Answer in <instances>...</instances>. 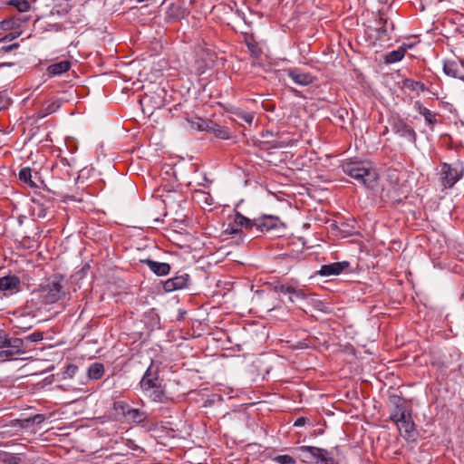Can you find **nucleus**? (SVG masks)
Here are the masks:
<instances>
[{
	"label": "nucleus",
	"mask_w": 464,
	"mask_h": 464,
	"mask_svg": "<svg viewBox=\"0 0 464 464\" xmlns=\"http://www.w3.org/2000/svg\"><path fill=\"white\" fill-rule=\"evenodd\" d=\"M62 282V277L53 276L41 284L26 302L28 313L37 316L44 312H48V306L58 302L65 295Z\"/></svg>",
	"instance_id": "nucleus-1"
},
{
	"label": "nucleus",
	"mask_w": 464,
	"mask_h": 464,
	"mask_svg": "<svg viewBox=\"0 0 464 464\" xmlns=\"http://www.w3.org/2000/svg\"><path fill=\"white\" fill-rule=\"evenodd\" d=\"M141 393L154 402L163 403L167 400L166 385L160 377V366L151 360L139 382Z\"/></svg>",
	"instance_id": "nucleus-2"
},
{
	"label": "nucleus",
	"mask_w": 464,
	"mask_h": 464,
	"mask_svg": "<svg viewBox=\"0 0 464 464\" xmlns=\"http://www.w3.org/2000/svg\"><path fill=\"white\" fill-rule=\"evenodd\" d=\"M342 169L358 184L367 188H372L377 181V173L369 163L347 161L342 164Z\"/></svg>",
	"instance_id": "nucleus-3"
},
{
	"label": "nucleus",
	"mask_w": 464,
	"mask_h": 464,
	"mask_svg": "<svg viewBox=\"0 0 464 464\" xmlns=\"http://www.w3.org/2000/svg\"><path fill=\"white\" fill-rule=\"evenodd\" d=\"M298 450L303 453L304 461H314L317 464H334V459L325 449L314 446H301Z\"/></svg>",
	"instance_id": "nucleus-4"
},
{
	"label": "nucleus",
	"mask_w": 464,
	"mask_h": 464,
	"mask_svg": "<svg viewBox=\"0 0 464 464\" xmlns=\"http://www.w3.org/2000/svg\"><path fill=\"white\" fill-rule=\"evenodd\" d=\"M391 127L392 130L396 135L409 142L415 143L417 138L416 132L403 119L392 117L391 120Z\"/></svg>",
	"instance_id": "nucleus-5"
},
{
	"label": "nucleus",
	"mask_w": 464,
	"mask_h": 464,
	"mask_svg": "<svg viewBox=\"0 0 464 464\" xmlns=\"http://www.w3.org/2000/svg\"><path fill=\"white\" fill-rule=\"evenodd\" d=\"M400 435L407 441H415L419 436L411 413L395 423Z\"/></svg>",
	"instance_id": "nucleus-6"
},
{
	"label": "nucleus",
	"mask_w": 464,
	"mask_h": 464,
	"mask_svg": "<svg viewBox=\"0 0 464 464\" xmlns=\"http://www.w3.org/2000/svg\"><path fill=\"white\" fill-rule=\"evenodd\" d=\"M462 178V171L450 164L441 165L440 179L444 188H452Z\"/></svg>",
	"instance_id": "nucleus-7"
},
{
	"label": "nucleus",
	"mask_w": 464,
	"mask_h": 464,
	"mask_svg": "<svg viewBox=\"0 0 464 464\" xmlns=\"http://www.w3.org/2000/svg\"><path fill=\"white\" fill-rule=\"evenodd\" d=\"M391 403L392 405V409L391 410L390 420L394 423L401 420H404L406 416L411 414V411L409 410L404 399L399 396H393L391 399Z\"/></svg>",
	"instance_id": "nucleus-8"
},
{
	"label": "nucleus",
	"mask_w": 464,
	"mask_h": 464,
	"mask_svg": "<svg viewBox=\"0 0 464 464\" xmlns=\"http://www.w3.org/2000/svg\"><path fill=\"white\" fill-rule=\"evenodd\" d=\"M256 229L259 232H269L271 230H277L284 227L279 218L276 216H263L256 218Z\"/></svg>",
	"instance_id": "nucleus-9"
},
{
	"label": "nucleus",
	"mask_w": 464,
	"mask_h": 464,
	"mask_svg": "<svg viewBox=\"0 0 464 464\" xmlns=\"http://www.w3.org/2000/svg\"><path fill=\"white\" fill-rule=\"evenodd\" d=\"M190 276L188 274L178 275L172 278L166 280L163 284V289L166 292H173L181 290L188 286Z\"/></svg>",
	"instance_id": "nucleus-10"
},
{
	"label": "nucleus",
	"mask_w": 464,
	"mask_h": 464,
	"mask_svg": "<svg viewBox=\"0 0 464 464\" xmlns=\"http://www.w3.org/2000/svg\"><path fill=\"white\" fill-rule=\"evenodd\" d=\"M20 279L16 276H6L0 278V291L10 294L19 291Z\"/></svg>",
	"instance_id": "nucleus-11"
},
{
	"label": "nucleus",
	"mask_w": 464,
	"mask_h": 464,
	"mask_svg": "<svg viewBox=\"0 0 464 464\" xmlns=\"http://www.w3.org/2000/svg\"><path fill=\"white\" fill-rule=\"evenodd\" d=\"M125 420L132 425H142L144 426L148 420V414L146 411L140 409L131 408L128 411Z\"/></svg>",
	"instance_id": "nucleus-12"
},
{
	"label": "nucleus",
	"mask_w": 464,
	"mask_h": 464,
	"mask_svg": "<svg viewBox=\"0 0 464 464\" xmlns=\"http://www.w3.org/2000/svg\"><path fill=\"white\" fill-rule=\"evenodd\" d=\"M349 266L348 262H335L322 266L320 275L323 276H337Z\"/></svg>",
	"instance_id": "nucleus-13"
},
{
	"label": "nucleus",
	"mask_w": 464,
	"mask_h": 464,
	"mask_svg": "<svg viewBox=\"0 0 464 464\" xmlns=\"http://www.w3.org/2000/svg\"><path fill=\"white\" fill-rule=\"evenodd\" d=\"M287 75L298 85L306 86L313 82V76L299 69H290Z\"/></svg>",
	"instance_id": "nucleus-14"
},
{
	"label": "nucleus",
	"mask_w": 464,
	"mask_h": 464,
	"mask_svg": "<svg viewBox=\"0 0 464 464\" xmlns=\"http://www.w3.org/2000/svg\"><path fill=\"white\" fill-rule=\"evenodd\" d=\"M232 120L242 124L243 122L251 125L255 118V112L247 111L240 108H235L231 111Z\"/></svg>",
	"instance_id": "nucleus-15"
},
{
	"label": "nucleus",
	"mask_w": 464,
	"mask_h": 464,
	"mask_svg": "<svg viewBox=\"0 0 464 464\" xmlns=\"http://www.w3.org/2000/svg\"><path fill=\"white\" fill-rule=\"evenodd\" d=\"M148 267L157 276H163L170 272V266L168 263L154 261L151 259L142 260Z\"/></svg>",
	"instance_id": "nucleus-16"
},
{
	"label": "nucleus",
	"mask_w": 464,
	"mask_h": 464,
	"mask_svg": "<svg viewBox=\"0 0 464 464\" xmlns=\"http://www.w3.org/2000/svg\"><path fill=\"white\" fill-rule=\"evenodd\" d=\"M71 68V63L67 60L61 61L59 63H53L48 66L47 72L52 75H60L66 72Z\"/></svg>",
	"instance_id": "nucleus-17"
},
{
	"label": "nucleus",
	"mask_w": 464,
	"mask_h": 464,
	"mask_svg": "<svg viewBox=\"0 0 464 464\" xmlns=\"http://www.w3.org/2000/svg\"><path fill=\"white\" fill-rule=\"evenodd\" d=\"M415 107L419 113L424 117L428 125L433 126L437 123L436 114L434 112L424 107L420 102H415Z\"/></svg>",
	"instance_id": "nucleus-18"
},
{
	"label": "nucleus",
	"mask_w": 464,
	"mask_h": 464,
	"mask_svg": "<svg viewBox=\"0 0 464 464\" xmlns=\"http://www.w3.org/2000/svg\"><path fill=\"white\" fill-rule=\"evenodd\" d=\"M61 107V102L59 100H54L53 102H50L48 104L44 106L42 109H40L37 111V117L39 119H43L59 110Z\"/></svg>",
	"instance_id": "nucleus-19"
},
{
	"label": "nucleus",
	"mask_w": 464,
	"mask_h": 464,
	"mask_svg": "<svg viewBox=\"0 0 464 464\" xmlns=\"http://www.w3.org/2000/svg\"><path fill=\"white\" fill-rule=\"evenodd\" d=\"M407 48L404 45L400 46L397 50L388 53L385 56L386 63H394L400 62L405 55Z\"/></svg>",
	"instance_id": "nucleus-20"
},
{
	"label": "nucleus",
	"mask_w": 464,
	"mask_h": 464,
	"mask_svg": "<svg viewBox=\"0 0 464 464\" xmlns=\"http://www.w3.org/2000/svg\"><path fill=\"white\" fill-rule=\"evenodd\" d=\"M104 374V366L101 362L91 364L87 370V376L92 380H100Z\"/></svg>",
	"instance_id": "nucleus-21"
},
{
	"label": "nucleus",
	"mask_w": 464,
	"mask_h": 464,
	"mask_svg": "<svg viewBox=\"0 0 464 464\" xmlns=\"http://www.w3.org/2000/svg\"><path fill=\"white\" fill-rule=\"evenodd\" d=\"M443 72L450 77L459 78V68L456 61L447 60L443 63Z\"/></svg>",
	"instance_id": "nucleus-22"
},
{
	"label": "nucleus",
	"mask_w": 464,
	"mask_h": 464,
	"mask_svg": "<svg viewBox=\"0 0 464 464\" xmlns=\"http://www.w3.org/2000/svg\"><path fill=\"white\" fill-rule=\"evenodd\" d=\"M208 131H212L216 137L222 140H227L230 137V132L227 128L214 123L213 121H211Z\"/></svg>",
	"instance_id": "nucleus-23"
},
{
	"label": "nucleus",
	"mask_w": 464,
	"mask_h": 464,
	"mask_svg": "<svg viewBox=\"0 0 464 464\" xmlns=\"http://www.w3.org/2000/svg\"><path fill=\"white\" fill-rule=\"evenodd\" d=\"M402 85L404 88L416 92H424L426 90L425 84L423 82L411 79H405L402 82Z\"/></svg>",
	"instance_id": "nucleus-24"
},
{
	"label": "nucleus",
	"mask_w": 464,
	"mask_h": 464,
	"mask_svg": "<svg viewBox=\"0 0 464 464\" xmlns=\"http://www.w3.org/2000/svg\"><path fill=\"white\" fill-rule=\"evenodd\" d=\"M234 221L237 225L246 228L251 229L253 227H256V219L251 220L238 212L235 215Z\"/></svg>",
	"instance_id": "nucleus-25"
},
{
	"label": "nucleus",
	"mask_w": 464,
	"mask_h": 464,
	"mask_svg": "<svg viewBox=\"0 0 464 464\" xmlns=\"http://www.w3.org/2000/svg\"><path fill=\"white\" fill-rule=\"evenodd\" d=\"M0 29L5 31H16L20 30L14 17H9L0 22Z\"/></svg>",
	"instance_id": "nucleus-26"
},
{
	"label": "nucleus",
	"mask_w": 464,
	"mask_h": 464,
	"mask_svg": "<svg viewBox=\"0 0 464 464\" xmlns=\"http://www.w3.org/2000/svg\"><path fill=\"white\" fill-rule=\"evenodd\" d=\"M130 407L127 402L123 401H118L113 403V409L118 414H121L124 418L127 416L128 411H130Z\"/></svg>",
	"instance_id": "nucleus-27"
},
{
	"label": "nucleus",
	"mask_w": 464,
	"mask_h": 464,
	"mask_svg": "<svg viewBox=\"0 0 464 464\" xmlns=\"http://www.w3.org/2000/svg\"><path fill=\"white\" fill-rule=\"evenodd\" d=\"M192 127L198 130H208L211 121H206L201 118H196L191 121Z\"/></svg>",
	"instance_id": "nucleus-28"
},
{
	"label": "nucleus",
	"mask_w": 464,
	"mask_h": 464,
	"mask_svg": "<svg viewBox=\"0 0 464 464\" xmlns=\"http://www.w3.org/2000/svg\"><path fill=\"white\" fill-rule=\"evenodd\" d=\"M10 5H14L20 13H25L29 11L31 5L26 0H12L9 2Z\"/></svg>",
	"instance_id": "nucleus-29"
},
{
	"label": "nucleus",
	"mask_w": 464,
	"mask_h": 464,
	"mask_svg": "<svg viewBox=\"0 0 464 464\" xmlns=\"http://www.w3.org/2000/svg\"><path fill=\"white\" fill-rule=\"evenodd\" d=\"M19 179L22 181L29 184L31 187H34L35 186V184L32 180L31 169L29 168H23V169H20V171H19Z\"/></svg>",
	"instance_id": "nucleus-30"
},
{
	"label": "nucleus",
	"mask_w": 464,
	"mask_h": 464,
	"mask_svg": "<svg viewBox=\"0 0 464 464\" xmlns=\"http://www.w3.org/2000/svg\"><path fill=\"white\" fill-rule=\"evenodd\" d=\"M6 347L15 349L17 353H20L23 351L24 342L20 338H8Z\"/></svg>",
	"instance_id": "nucleus-31"
},
{
	"label": "nucleus",
	"mask_w": 464,
	"mask_h": 464,
	"mask_svg": "<svg viewBox=\"0 0 464 464\" xmlns=\"http://www.w3.org/2000/svg\"><path fill=\"white\" fill-rule=\"evenodd\" d=\"M274 461L278 464H295V459L290 455H278L274 458Z\"/></svg>",
	"instance_id": "nucleus-32"
},
{
	"label": "nucleus",
	"mask_w": 464,
	"mask_h": 464,
	"mask_svg": "<svg viewBox=\"0 0 464 464\" xmlns=\"http://www.w3.org/2000/svg\"><path fill=\"white\" fill-rule=\"evenodd\" d=\"M274 290L277 293L289 295L291 292H294V286L290 285H283L278 283L275 285Z\"/></svg>",
	"instance_id": "nucleus-33"
},
{
	"label": "nucleus",
	"mask_w": 464,
	"mask_h": 464,
	"mask_svg": "<svg viewBox=\"0 0 464 464\" xmlns=\"http://www.w3.org/2000/svg\"><path fill=\"white\" fill-rule=\"evenodd\" d=\"M289 301L295 302V300H301L305 298V294L301 289L294 287V292H291L289 295Z\"/></svg>",
	"instance_id": "nucleus-34"
},
{
	"label": "nucleus",
	"mask_w": 464,
	"mask_h": 464,
	"mask_svg": "<svg viewBox=\"0 0 464 464\" xmlns=\"http://www.w3.org/2000/svg\"><path fill=\"white\" fill-rule=\"evenodd\" d=\"M23 30L11 31L5 36L0 39V43H4L5 41H13L15 38L19 37L22 34Z\"/></svg>",
	"instance_id": "nucleus-35"
},
{
	"label": "nucleus",
	"mask_w": 464,
	"mask_h": 464,
	"mask_svg": "<svg viewBox=\"0 0 464 464\" xmlns=\"http://www.w3.org/2000/svg\"><path fill=\"white\" fill-rule=\"evenodd\" d=\"M11 103V101L5 92H0V111L7 108Z\"/></svg>",
	"instance_id": "nucleus-36"
},
{
	"label": "nucleus",
	"mask_w": 464,
	"mask_h": 464,
	"mask_svg": "<svg viewBox=\"0 0 464 464\" xmlns=\"http://www.w3.org/2000/svg\"><path fill=\"white\" fill-rule=\"evenodd\" d=\"M14 17L19 29H21L23 24H25L30 20V16L26 14L14 15Z\"/></svg>",
	"instance_id": "nucleus-37"
},
{
	"label": "nucleus",
	"mask_w": 464,
	"mask_h": 464,
	"mask_svg": "<svg viewBox=\"0 0 464 464\" xmlns=\"http://www.w3.org/2000/svg\"><path fill=\"white\" fill-rule=\"evenodd\" d=\"M7 334L5 331L0 330V349L7 346Z\"/></svg>",
	"instance_id": "nucleus-38"
},
{
	"label": "nucleus",
	"mask_w": 464,
	"mask_h": 464,
	"mask_svg": "<svg viewBox=\"0 0 464 464\" xmlns=\"http://www.w3.org/2000/svg\"><path fill=\"white\" fill-rule=\"evenodd\" d=\"M5 462L8 464H21V458L13 454L8 456Z\"/></svg>",
	"instance_id": "nucleus-39"
},
{
	"label": "nucleus",
	"mask_w": 464,
	"mask_h": 464,
	"mask_svg": "<svg viewBox=\"0 0 464 464\" xmlns=\"http://www.w3.org/2000/svg\"><path fill=\"white\" fill-rule=\"evenodd\" d=\"M27 340L31 342H38L43 339V334L42 333H34L26 337Z\"/></svg>",
	"instance_id": "nucleus-40"
},
{
	"label": "nucleus",
	"mask_w": 464,
	"mask_h": 464,
	"mask_svg": "<svg viewBox=\"0 0 464 464\" xmlns=\"http://www.w3.org/2000/svg\"><path fill=\"white\" fill-rule=\"evenodd\" d=\"M380 24H382L381 26V30L383 32V33H387L388 31V22L386 19L382 18V17H380Z\"/></svg>",
	"instance_id": "nucleus-41"
},
{
	"label": "nucleus",
	"mask_w": 464,
	"mask_h": 464,
	"mask_svg": "<svg viewBox=\"0 0 464 464\" xmlns=\"http://www.w3.org/2000/svg\"><path fill=\"white\" fill-rule=\"evenodd\" d=\"M18 46H19V44L14 43V44H10V45H3L2 46V50L4 52H10V51H12L14 49H16Z\"/></svg>",
	"instance_id": "nucleus-42"
},
{
	"label": "nucleus",
	"mask_w": 464,
	"mask_h": 464,
	"mask_svg": "<svg viewBox=\"0 0 464 464\" xmlns=\"http://www.w3.org/2000/svg\"><path fill=\"white\" fill-rule=\"evenodd\" d=\"M305 418L304 417H300V418H297L294 423V426L295 427H302L305 424Z\"/></svg>",
	"instance_id": "nucleus-43"
},
{
	"label": "nucleus",
	"mask_w": 464,
	"mask_h": 464,
	"mask_svg": "<svg viewBox=\"0 0 464 464\" xmlns=\"http://www.w3.org/2000/svg\"><path fill=\"white\" fill-rule=\"evenodd\" d=\"M14 353L8 350L0 352V359H6L8 356L13 355Z\"/></svg>",
	"instance_id": "nucleus-44"
},
{
	"label": "nucleus",
	"mask_w": 464,
	"mask_h": 464,
	"mask_svg": "<svg viewBox=\"0 0 464 464\" xmlns=\"http://www.w3.org/2000/svg\"><path fill=\"white\" fill-rule=\"evenodd\" d=\"M42 420H43V416L42 415H36L34 417V421L40 422Z\"/></svg>",
	"instance_id": "nucleus-45"
},
{
	"label": "nucleus",
	"mask_w": 464,
	"mask_h": 464,
	"mask_svg": "<svg viewBox=\"0 0 464 464\" xmlns=\"http://www.w3.org/2000/svg\"><path fill=\"white\" fill-rule=\"evenodd\" d=\"M53 27L54 28V30H55L56 32H58V31H61V30H62V26H61V25H59V24H53Z\"/></svg>",
	"instance_id": "nucleus-46"
},
{
	"label": "nucleus",
	"mask_w": 464,
	"mask_h": 464,
	"mask_svg": "<svg viewBox=\"0 0 464 464\" xmlns=\"http://www.w3.org/2000/svg\"><path fill=\"white\" fill-rule=\"evenodd\" d=\"M150 97L148 95L144 96L143 99L140 101V102H147Z\"/></svg>",
	"instance_id": "nucleus-47"
},
{
	"label": "nucleus",
	"mask_w": 464,
	"mask_h": 464,
	"mask_svg": "<svg viewBox=\"0 0 464 464\" xmlns=\"http://www.w3.org/2000/svg\"><path fill=\"white\" fill-rule=\"evenodd\" d=\"M248 46H249V48L251 49V52H254V50H255V47H253V46H250V45H248Z\"/></svg>",
	"instance_id": "nucleus-48"
},
{
	"label": "nucleus",
	"mask_w": 464,
	"mask_h": 464,
	"mask_svg": "<svg viewBox=\"0 0 464 464\" xmlns=\"http://www.w3.org/2000/svg\"><path fill=\"white\" fill-rule=\"evenodd\" d=\"M248 46H249V48L251 49V52H254V50H255V47H253V46H250V45H248Z\"/></svg>",
	"instance_id": "nucleus-49"
},
{
	"label": "nucleus",
	"mask_w": 464,
	"mask_h": 464,
	"mask_svg": "<svg viewBox=\"0 0 464 464\" xmlns=\"http://www.w3.org/2000/svg\"><path fill=\"white\" fill-rule=\"evenodd\" d=\"M391 29H393V24L391 23Z\"/></svg>",
	"instance_id": "nucleus-50"
},
{
	"label": "nucleus",
	"mask_w": 464,
	"mask_h": 464,
	"mask_svg": "<svg viewBox=\"0 0 464 464\" xmlns=\"http://www.w3.org/2000/svg\"><path fill=\"white\" fill-rule=\"evenodd\" d=\"M460 79H462L464 81V77H459Z\"/></svg>",
	"instance_id": "nucleus-51"
}]
</instances>
